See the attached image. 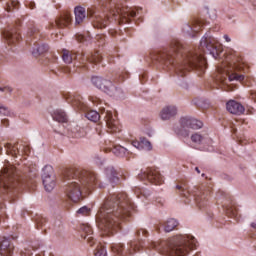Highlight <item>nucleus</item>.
<instances>
[{
    "instance_id": "nucleus-1",
    "label": "nucleus",
    "mask_w": 256,
    "mask_h": 256,
    "mask_svg": "<svg viewBox=\"0 0 256 256\" xmlns=\"http://www.w3.org/2000/svg\"><path fill=\"white\" fill-rule=\"evenodd\" d=\"M133 204L125 193L113 194L105 201L96 215V223L103 235H113L119 221L131 215Z\"/></svg>"
},
{
    "instance_id": "nucleus-2",
    "label": "nucleus",
    "mask_w": 256,
    "mask_h": 256,
    "mask_svg": "<svg viewBox=\"0 0 256 256\" xmlns=\"http://www.w3.org/2000/svg\"><path fill=\"white\" fill-rule=\"evenodd\" d=\"M184 51L185 48H183V45L179 41H172L170 50L161 56L163 63L165 65H173L175 63V57H182L183 62L177 67V73L180 77H185L187 71H191V69H197L201 73H205V69H207V60L205 57L195 52H185L183 54Z\"/></svg>"
},
{
    "instance_id": "nucleus-3",
    "label": "nucleus",
    "mask_w": 256,
    "mask_h": 256,
    "mask_svg": "<svg viewBox=\"0 0 256 256\" xmlns=\"http://www.w3.org/2000/svg\"><path fill=\"white\" fill-rule=\"evenodd\" d=\"M65 177L69 181L65 189L66 195L74 203L81 201L85 189H89V187L97 183L95 172L80 169H68Z\"/></svg>"
},
{
    "instance_id": "nucleus-4",
    "label": "nucleus",
    "mask_w": 256,
    "mask_h": 256,
    "mask_svg": "<svg viewBox=\"0 0 256 256\" xmlns=\"http://www.w3.org/2000/svg\"><path fill=\"white\" fill-rule=\"evenodd\" d=\"M197 240L192 235L176 236L168 243L164 251L167 256H187L189 249L195 248Z\"/></svg>"
},
{
    "instance_id": "nucleus-5",
    "label": "nucleus",
    "mask_w": 256,
    "mask_h": 256,
    "mask_svg": "<svg viewBox=\"0 0 256 256\" xmlns=\"http://www.w3.org/2000/svg\"><path fill=\"white\" fill-rule=\"evenodd\" d=\"M203 122L195 118L183 117L180 119V128H175V133L180 137H189V129H201Z\"/></svg>"
},
{
    "instance_id": "nucleus-6",
    "label": "nucleus",
    "mask_w": 256,
    "mask_h": 256,
    "mask_svg": "<svg viewBox=\"0 0 256 256\" xmlns=\"http://www.w3.org/2000/svg\"><path fill=\"white\" fill-rule=\"evenodd\" d=\"M11 185H17V171L14 166L4 168L0 175V187L11 189Z\"/></svg>"
},
{
    "instance_id": "nucleus-7",
    "label": "nucleus",
    "mask_w": 256,
    "mask_h": 256,
    "mask_svg": "<svg viewBox=\"0 0 256 256\" xmlns=\"http://www.w3.org/2000/svg\"><path fill=\"white\" fill-rule=\"evenodd\" d=\"M42 181L44 189L48 193H51V191L55 189V181H57V177L55 176V170L53 169V166L46 165L43 168Z\"/></svg>"
},
{
    "instance_id": "nucleus-8",
    "label": "nucleus",
    "mask_w": 256,
    "mask_h": 256,
    "mask_svg": "<svg viewBox=\"0 0 256 256\" xmlns=\"http://www.w3.org/2000/svg\"><path fill=\"white\" fill-rule=\"evenodd\" d=\"M113 17L118 19L120 25L123 23H129V17H135L137 13L128 7L121 6L117 4L115 10L112 11Z\"/></svg>"
},
{
    "instance_id": "nucleus-9",
    "label": "nucleus",
    "mask_w": 256,
    "mask_h": 256,
    "mask_svg": "<svg viewBox=\"0 0 256 256\" xmlns=\"http://www.w3.org/2000/svg\"><path fill=\"white\" fill-rule=\"evenodd\" d=\"M217 43H219V41H217V39L213 38V36L209 34H205L200 41L201 47H205L208 53H210L214 59L219 57V49H217Z\"/></svg>"
},
{
    "instance_id": "nucleus-10",
    "label": "nucleus",
    "mask_w": 256,
    "mask_h": 256,
    "mask_svg": "<svg viewBox=\"0 0 256 256\" xmlns=\"http://www.w3.org/2000/svg\"><path fill=\"white\" fill-rule=\"evenodd\" d=\"M92 83L97 89H101V91H104V93H113L115 91V86L113 85V82L110 80H107L103 77L94 76L92 77Z\"/></svg>"
},
{
    "instance_id": "nucleus-11",
    "label": "nucleus",
    "mask_w": 256,
    "mask_h": 256,
    "mask_svg": "<svg viewBox=\"0 0 256 256\" xmlns=\"http://www.w3.org/2000/svg\"><path fill=\"white\" fill-rule=\"evenodd\" d=\"M101 115L104 116L108 129H110L112 133H117V131H119V121L115 116H113V112L104 111L101 113Z\"/></svg>"
},
{
    "instance_id": "nucleus-12",
    "label": "nucleus",
    "mask_w": 256,
    "mask_h": 256,
    "mask_svg": "<svg viewBox=\"0 0 256 256\" xmlns=\"http://www.w3.org/2000/svg\"><path fill=\"white\" fill-rule=\"evenodd\" d=\"M71 14L69 12H64L60 17L56 18L54 23H51V28L55 29H65L71 25Z\"/></svg>"
},
{
    "instance_id": "nucleus-13",
    "label": "nucleus",
    "mask_w": 256,
    "mask_h": 256,
    "mask_svg": "<svg viewBox=\"0 0 256 256\" xmlns=\"http://www.w3.org/2000/svg\"><path fill=\"white\" fill-rule=\"evenodd\" d=\"M226 109L232 115H243L245 113V107L235 100L228 101L226 103Z\"/></svg>"
},
{
    "instance_id": "nucleus-14",
    "label": "nucleus",
    "mask_w": 256,
    "mask_h": 256,
    "mask_svg": "<svg viewBox=\"0 0 256 256\" xmlns=\"http://www.w3.org/2000/svg\"><path fill=\"white\" fill-rule=\"evenodd\" d=\"M15 250V246L11 243V241L7 238H3L0 241V255L1 256H11L13 255V251Z\"/></svg>"
},
{
    "instance_id": "nucleus-15",
    "label": "nucleus",
    "mask_w": 256,
    "mask_h": 256,
    "mask_svg": "<svg viewBox=\"0 0 256 256\" xmlns=\"http://www.w3.org/2000/svg\"><path fill=\"white\" fill-rule=\"evenodd\" d=\"M148 181L154 183V185H161L163 183V176L159 173V170L155 168H149L146 172Z\"/></svg>"
},
{
    "instance_id": "nucleus-16",
    "label": "nucleus",
    "mask_w": 256,
    "mask_h": 256,
    "mask_svg": "<svg viewBox=\"0 0 256 256\" xmlns=\"http://www.w3.org/2000/svg\"><path fill=\"white\" fill-rule=\"evenodd\" d=\"M175 115H177V108L175 106H166L160 113V117L163 121H167L171 119V117H175Z\"/></svg>"
},
{
    "instance_id": "nucleus-17",
    "label": "nucleus",
    "mask_w": 256,
    "mask_h": 256,
    "mask_svg": "<svg viewBox=\"0 0 256 256\" xmlns=\"http://www.w3.org/2000/svg\"><path fill=\"white\" fill-rule=\"evenodd\" d=\"M109 25V18L105 15H96L93 20V26L97 29H105Z\"/></svg>"
},
{
    "instance_id": "nucleus-18",
    "label": "nucleus",
    "mask_w": 256,
    "mask_h": 256,
    "mask_svg": "<svg viewBox=\"0 0 256 256\" xmlns=\"http://www.w3.org/2000/svg\"><path fill=\"white\" fill-rule=\"evenodd\" d=\"M74 14H75V24L76 25H81V23H83V21H85V17H87L85 8H83L81 6L75 7Z\"/></svg>"
},
{
    "instance_id": "nucleus-19",
    "label": "nucleus",
    "mask_w": 256,
    "mask_h": 256,
    "mask_svg": "<svg viewBox=\"0 0 256 256\" xmlns=\"http://www.w3.org/2000/svg\"><path fill=\"white\" fill-rule=\"evenodd\" d=\"M4 38L9 43V45H12L14 43H17L19 41V33H17V30H6L4 31Z\"/></svg>"
},
{
    "instance_id": "nucleus-20",
    "label": "nucleus",
    "mask_w": 256,
    "mask_h": 256,
    "mask_svg": "<svg viewBox=\"0 0 256 256\" xmlns=\"http://www.w3.org/2000/svg\"><path fill=\"white\" fill-rule=\"evenodd\" d=\"M64 98L66 99L67 103H71L74 105V107H80V109H83V102L81 101L80 96H73L70 93H66Z\"/></svg>"
},
{
    "instance_id": "nucleus-21",
    "label": "nucleus",
    "mask_w": 256,
    "mask_h": 256,
    "mask_svg": "<svg viewBox=\"0 0 256 256\" xmlns=\"http://www.w3.org/2000/svg\"><path fill=\"white\" fill-rule=\"evenodd\" d=\"M92 63V64H97V63H101V54H99V52H96L94 54H90L88 56H83L82 57V63L83 65H85V63Z\"/></svg>"
},
{
    "instance_id": "nucleus-22",
    "label": "nucleus",
    "mask_w": 256,
    "mask_h": 256,
    "mask_svg": "<svg viewBox=\"0 0 256 256\" xmlns=\"http://www.w3.org/2000/svg\"><path fill=\"white\" fill-rule=\"evenodd\" d=\"M52 118L58 123H67V114L63 110H55L52 114Z\"/></svg>"
},
{
    "instance_id": "nucleus-23",
    "label": "nucleus",
    "mask_w": 256,
    "mask_h": 256,
    "mask_svg": "<svg viewBox=\"0 0 256 256\" xmlns=\"http://www.w3.org/2000/svg\"><path fill=\"white\" fill-rule=\"evenodd\" d=\"M82 231H84V233H86V236H84V239H87L89 245L91 247H93V245H95V240L93 239V229L91 228V226L89 225H84L82 227Z\"/></svg>"
},
{
    "instance_id": "nucleus-24",
    "label": "nucleus",
    "mask_w": 256,
    "mask_h": 256,
    "mask_svg": "<svg viewBox=\"0 0 256 256\" xmlns=\"http://www.w3.org/2000/svg\"><path fill=\"white\" fill-rule=\"evenodd\" d=\"M48 51L49 46L47 44H41L33 49L32 55H34V57H39V55H43V53H47Z\"/></svg>"
},
{
    "instance_id": "nucleus-25",
    "label": "nucleus",
    "mask_w": 256,
    "mask_h": 256,
    "mask_svg": "<svg viewBox=\"0 0 256 256\" xmlns=\"http://www.w3.org/2000/svg\"><path fill=\"white\" fill-rule=\"evenodd\" d=\"M179 225V222H177V220L171 218L169 220H167V222L164 225V231L166 233H171V231H173L175 229V227H177Z\"/></svg>"
},
{
    "instance_id": "nucleus-26",
    "label": "nucleus",
    "mask_w": 256,
    "mask_h": 256,
    "mask_svg": "<svg viewBox=\"0 0 256 256\" xmlns=\"http://www.w3.org/2000/svg\"><path fill=\"white\" fill-rule=\"evenodd\" d=\"M86 118H88V120L92 121L93 123H97V121L101 119V114L95 110H90L86 113Z\"/></svg>"
},
{
    "instance_id": "nucleus-27",
    "label": "nucleus",
    "mask_w": 256,
    "mask_h": 256,
    "mask_svg": "<svg viewBox=\"0 0 256 256\" xmlns=\"http://www.w3.org/2000/svg\"><path fill=\"white\" fill-rule=\"evenodd\" d=\"M106 175L112 183H117V181H119V177H117V172L114 168H107Z\"/></svg>"
},
{
    "instance_id": "nucleus-28",
    "label": "nucleus",
    "mask_w": 256,
    "mask_h": 256,
    "mask_svg": "<svg viewBox=\"0 0 256 256\" xmlns=\"http://www.w3.org/2000/svg\"><path fill=\"white\" fill-rule=\"evenodd\" d=\"M195 202L197 207H199V209H202V207H205V205H207V198L204 196V194H198L195 197Z\"/></svg>"
},
{
    "instance_id": "nucleus-29",
    "label": "nucleus",
    "mask_w": 256,
    "mask_h": 256,
    "mask_svg": "<svg viewBox=\"0 0 256 256\" xmlns=\"http://www.w3.org/2000/svg\"><path fill=\"white\" fill-rule=\"evenodd\" d=\"M112 153H114L116 157H125V153H127V148L118 145L112 149Z\"/></svg>"
},
{
    "instance_id": "nucleus-30",
    "label": "nucleus",
    "mask_w": 256,
    "mask_h": 256,
    "mask_svg": "<svg viewBox=\"0 0 256 256\" xmlns=\"http://www.w3.org/2000/svg\"><path fill=\"white\" fill-rule=\"evenodd\" d=\"M188 29H191V31H193L194 33H199V31H201L203 29V21L201 20H196L193 23V26H186Z\"/></svg>"
},
{
    "instance_id": "nucleus-31",
    "label": "nucleus",
    "mask_w": 256,
    "mask_h": 256,
    "mask_svg": "<svg viewBox=\"0 0 256 256\" xmlns=\"http://www.w3.org/2000/svg\"><path fill=\"white\" fill-rule=\"evenodd\" d=\"M245 79V75L243 74H237V73H232L228 74V81L231 83V81H243Z\"/></svg>"
},
{
    "instance_id": "nucleus-32",
    "label": "nucleus",
    "mask_w": 256,
    "mask_h": 256,
    "mask_svg": "<svg viewBox=\"0 0 256 256\" xmlns=\"http://www.w3.org/2000/svg\"><path fill=\"white\" fill-rule=\"evenodd\" d=\"M140 147L141 149H146V151H151L152 149L151 142L145 137L140 138Z\"/></svg>"
},
{
    "instance_id": "nucleus-33",
    "label": "nucleus",
    "mask_w": 256,
    "mask_h": 256,
    "mask_svg": "<svg viewBox=\"0 0 256 256\" xmlns=\"http://www.w3.org/2000/svg\"><path fill=\"white\" fill-rule=\"evenodd\" d=\"M62 59L64 63H73V59H75V55H70L68 50H63Z\"/></svg>"
},
{
    "instance_id": "nucleus-34",
    "label": "nucleus",
    "mask_w": 256,
    "mask_h": 256,
    "mask_svg": "<svg viewBox=\"0 0 256 256\" xmlns=\"http://www.w3.org/2000/svg\"><path fill=\"white\" fill-rule=\"evenodd\" d=\"M203 139H204L203 135L199 133H194L191 135V141L196 145H201L203 143Z\"/></svg>"
},
{
    "instance_id": "nucleus-35",
    "label": "nucleus",
    "mask_w": 256,
    "mask_h": 256,
    "mask_svg": "<svg viewBox=\"0 0 256 256\" xmlns=\"http://www.w3.org/2000/svg\"><path fill=\"white\" fill-rule=\"evenodd\" d=\"M78 215H83L84 217H87L91 213V209H89L87 206L81 207L77 211Z\"/></svg>"
},
{
    "instance_id": "nucleus-36",
    "label": "nucleus",
    "mask_w": 256,
    "mask_h": 256,
    "mask_svg": "<svg viewBox=\"0 0 256 256\" xmlns=\"http://www.w3.org/2000/svg\"><path fill=\"white\" fill-rule=\"evenodd\" d=\"M113 253H117V255H121L123 253V244H115L112 246Z\"/></svg>"
},
{
    "instance_id": "nucleus-37",
    "label": "nucleus",
    "mask_w": 256,
    "mask_h": 256,
    "mask_svg": "<svg viewBox=\"0 0 256 256\" xmlns=\"http://www.w3.org/2000/svg\"><path fill=\"white\" fill-rule=\"evenodd\" d=\"M94 256H107V250L105 249V247L101 246L97 249Z\"/></svg>"
},
{
    "instance_id": "nucleus-38",
    "label": "nucleus",
    "mask_w": 256,
    "mask_h": 256,
    "mask_svg": "<svg viewBox=\"0 0 256 256\" xmlns=\"http://www.w3.org/2000/svg\"><path fill=\"white\" fill-rule=\"evenodd\" d=\"M0 113H2V115H7V113H9V108L0 103Z\"/></svg>"
},
{
    "instance_id": "nucleus-39",
    "label": "nucleus",
    "mask_w": 256,
    "mask_h": 256,
    "mask_svg": "<svg viewBox=\"0 0 256 256\" xmlns=\"http://www.w3.org/2000/svg\"><path fill=\"white\" fill-rule=\"evenodd\" d=\"M233 69L235 71H241L243 69V63H234Z\"/></svg>"
},
{
    "instance_id": "nucleus-40",
    "label": "nucleus",
    "mask_w": 256,
    "mask_h": 256,
    "mask_svg": "<svg viewBox=\"0 0 256 256\" xmlns=\"http://www.w3.org/2000/svg\"><path fill=\"white\" fill-rule=\"evenodd\" d=\"M208 15L210 19H217V12H215V10L208 11Z\"/></svg>"
},
{
    "instance_id": "nucleus-41",
    "label": "nucleus",
    "mask_w": 256,
    "mask_h": 256,
    "mask_svg": "<svg viewBox=\"0 0 256 256\" xmlns=\"http://www.w3.org/2000/svg\"><path fill=\"white\" fill-rule=\"evenodd\" d=\"M76 40L78 41V43H85V36H83L81 34H77Z\"/></svg>"
},
{
    "instance_id": "nucleus-42",
    "label": "nucleus",
    "mask_w": 256,
    "mask_h": 256,
    "mask_svg": "<svg viewBox=\"0 0 256 256\" xmlns=\"http://www.w3.org/2000/svg\"><path fill=\"white\" fill-rule=\"evenodd\" d=\"M176 189H178V191H181L182 197H187V194L185 193V189H183V186L176 185Z\"/></svg>"
},
{
    "instance_id": "nucleus-43",
    "label": "nucleus",
    "mask_w": 256,
    "mask_h": 256,
    "mask_svg": "<svg viewBox=\"0 0 256 256\" xmlns=\"http://www.w3.org/2000/svg\"><path fill=\"white\" fill-rule=\"evenodd\" d=\"M130 247L133 251H139V245H137V242H131Z\"/></svg>"
},
{
    "instance_id": "nucleus-44",
    "label": "nucleus",
    "mask_w": 256,
    "mask_h": 256,
    "mask_svg": "<svg viewBox=\"0 0 256 256\" xmlns=\"http://www.w3.org/2000/svg\"><path fill=\"white\" fill-rule=\"evenodd\" d=\"M132 145L136 149H141V140L140 141H132Z\"/></svg>"
},
{
    "instance_id": "nucleus-45",
    "label": "nucleus",
    "mask_w": 256,
    "mask_h": 256,
    "mask_svg": "<svg viewBox=\"0 0 256 256\" xmlns=\"http://www.w3.org/2000/svg\"><path fill=\"white\" fill-rule=\"evenodd\" d=\"M141 233L144 235V237H147V230H145V229H141V230H138L137 231V235H138V237H141Z\"/></svg>"
},
{
    "instance_id": "nucleus-46",
    "label": "nucleus",
    "mask_w": 256,
    "mask_h": 256,
    "mask_svg": "<svg viewBox=\"0 0 256 256\" xmlns=\"http://www.w3.org/2000/svg\"><path fill=\"white\" fill-rule=\"evenodd\" d=\"M5 147H6V149H9V151H13V149H14L13 144H9V143L6 144Z\"/></svg>"
},
{
    "instance_id": "nucleus-47",
    "label": "nucleus",
    "mask_w": 256,
    "mask_h": 256,
    "mask_svg": "<svg viewBox=\"0 0 256 256\" xmlns=\"http://www.w3.org/2000/svg\"><path fill=\"white\" fill-rule=\"evenodd\" d=\"M5 91H8V93H13V88H11L10 86H4Z\"/></svg>"
},
{
    "instance_id": "nucleus-48",
    "label": "nucleus",
    "mask_w": 256,
    "mask_h": 256,
    "mask_svg": "<svg viewBox=\"0 0 256 256\" xmlns=\"http://www.w3.org/2000/svg\"><path fill=\"white\" fill-rule=\"evenodd\" d=\"M21 256H31V252L29 250H26V252H22Z\"/></svg>"
},
{
    "instance_id": "nucleus-49",
    "label": "nucleus",
    "mask_w": 256,
    "mask_h": 256,
    "mask_svg": "<svg viewBox=\"0 0 256 256\" xmlns=\"http://www.w3.org/2000/svg\"><path fill=\"white\" fill-rule=\"evenodd\" d=\"M224 39H225V41H226L227 43H230V41H231V38H229L228 35H224Z\"/></svg>"
},
{
    "instance_id": "nucleus-50",
    "label": "nucleus",
    "mask_w": 256,
    "mask_h": 256,
    "mask_svg": "<svg viewBox=\"0 0 256 256\" xmlns=\"http://www.w3.org/2000/svg\"><path fill=\"white\" fill-rule=\"evenodd\" d=\"M251 97L256 101V91L251 92Z\"/></svg>"
},
{
    "instance_id": "nucleus-51",
    "label": "nucleus",
    "mask_w": 256,
    "mask_h": 256,
    "mask_svg": "<svg viewBox=\"0 0 256 256\" xmlns=\"http://www.w3.org/2000/svg\"><path fill=\"white\" fill-rule=\"evenodd\" d=\"M35 31H37V29H31V31L29 32V35H33V33H35Z\"/></svg>"
},
{
    "instance_id": "nucleus-52",
    "label": "nucleus",
    "mask_w": 256,
    "mask_h": 256,
    "mask_svg": "<svg viewBox=\"0 0 256 256\" xmlns=\"http://www.w3.org/2000/svg\"><path fill=\"white\" fill-rule=\"evenodd\" d=\"M251 227H252L253 229H256V223L253 222V223L251 224Z\"/></svg>"
},
{
    "instance_id": "nucleus-53",
    "label": "nucleus",
    "mask_w": 256,
    "mask_h": 256,
    "mask_svg": "<svg viewBox=\"0 0 256 256\" xmlns=\"http://www.w3.org/2000/svg\"><path fill=\"white\" fill-rule=\"evenodd\" d=\"M195 171L199 174V173H201V170H199V167H196L195 168Z\"/></svg>"
},
{
    "instance_id": "nucleus-54",
    "label": "nucleus",
    "mask_w": 256,
    "mask_h": 256,
    "mask_svg": "<svg viewBox=\"0 0 256 256\" xmlns=\"http://www.w3.org/2000/svg\"><path fill=\"white\" fill-rule=\"evenodd\" d=\"M0 91L5 92V87H0Z\"/></svg>"
},
{
    "instance_id": "nucleus-55",
    "label": "nucleus",
    "mask_w": 256,
    "mask_h": 256,
    "mask_svg": "<svg viewBox=\"0 0 256 256\" xmlns=\"http://www.w3.org/2000/svg\"><path fill=\"white\" fill-rule=\"evenodd\" d=\"M1 209H3V204L2 203H0V211H1Z\"/></svg>"
},
{
    "instance_id": "nucleus-56",
    "label": "nucleus",
    "mask_w": 256,
    "mask_h": 256,
    "mask_svg": "<svg viewBox=\"0 0 256 256\" xmlns=\"http://www.w3.org/2000/svg\"><path fill=\"white\" fill-rule=\"evenodd\" d=\"M202 177H205V173H202V175H201Z\"/></svg>"
},
{
    "instance_id": "nucleus-57",
    "label": "nucleus",
    "mask_w": 256,
    "mask_h": 256,
    "mask_svg": "<svg viewBox=\"0 0 256 256\" xmlns=\"http://www.w3.org/2000/svg\"><path fill=\"white\" fill-rule=\"evenodd\" d=\"M38 227H41V224H40V223H38Z\"/></svg>"
},
{
    "instance_id": "nucleus-58",
    "label": "nucleus",
    "mask_w": 256,
    "mask_h": 256,
    "mask_svg": "<svg viewBox=\"0 0 256 256\" xmlns=\"http://www.w3.org/2000/svg\"><path fill=\"white\" fill-rule=\"evenodd\" d=\"M195 256H199V254H196Z\"/></svg>"
}]
</instances>
